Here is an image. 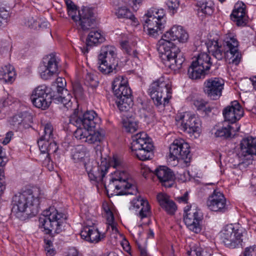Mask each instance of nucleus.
<instances>
[{
  "instance_id": "obj_1",
  "label": "nucleus",
  "mask_w": 256,
  "mask_h": 256,
  "mask_svg": "<svg viewBox=\"0 0 256 256\" xmlns=\"http://www.w3.org/2000/svg\"><path fill=\"white\" fill-rule=\"evenodd\" d=\"M188 34L180 26L175 25L167 31L158 44V50L161 54L165 65L176 71L182 68L184 58L180 49L171 41L178 40L184 43L187 42Z\"/></svg>"
},
{
  "instance_id": "obj_2",
  "label": "nucleus",
  "mask_w": 256,
  "mask_h": 256,
  "mask_svg": "<svg viewBox=\"0 0 256 256\" xmlns=\"http://www.w3.org/2000/svg\"><path fill=\"white\" fill-rule=\"evenodd\" d=\"M42 197L41 190L37 188L16 194L12 198V212L20 218L24 215H36L38 212L40 199Z\"/></svg>"
},
{
  "instance_id": "obj_3",
  "label": "nucleus",
  "mask_w": 256,
  "mask_h": 256,
  "mask_svg": "<svg viewBox=\"0 0 256 256\" xmlns=\"http://www.w3.org/2000/svg\"><path fill=\"white\" fill-rule=\"evenodd\" d=\"M110 166L116 170L114 172L110 181L108 185L110 188H114L120 190L118 194H136L138 190L133 184V180L130 174L123 167L121 162L116 158H114L110 162Z\"/></svg>"
},
{
  "instance_id": "obj_4",
  "label": "nucleus",
  "mask_w": 256,
  "mask_h": 256,
  "mask_svg": "<svg viewBox=\"0 0 256 256\" xmlns=\"http://www.w3.org/2000/svg\"><path fill=\"white\" fill-rule=\"evenodd\" d=\"M64 215L58 212L54 207H50L43 212V214L39 218L40 228L46 234H49L52 231L58 234L62 230Z\"/></svg>"
},
{
  "instance_id": "obj_5",
  "label": "nucleus",
  "mask_w": 256,
  "mask_h": 256,
  "mask_svg": "<svg viewBox=\"0 0 256 256\" xmlns=\"http://www.w3.org/2000/svg\"><path fill=\"white\" fill-rule=\"evenodd\" d=\"M149 92L156 105L164 106L172 97V82L168 78L161 77L151 84Z\"/></svg>"
},
{
  "instance_id": "obj_6",
  "label": "nucleus",
  "mask_w": 256,
  "mask_h": 256,
  "mask_svg": "<svg viewBox=\"0 0 256 256\" xmlns=\"http://www.w3.org/2000/svg\"><path fill=\"white\" fill-rule=\"evenodd\" d=\"M116 48L112 46H103L98 56V70L104 74H116L118 60Z\"/></svg>"
},
{
  "instance_id": "obj_7",
  "label": "nucleus",
  "mask_w": 256,
  "mask_h": 256,
  "mask_svg": "<svg viewBox=\"0 0 256 256\" xmlns=\"http://www.w3.org/2000/svg\"><path fill=\"white\" fill-rule=\"evenodd\" d=\"M240 146L238 167L240 169H244L252 164L253 156H256V138L248 136L244 138Z\"/></svg>"
},
{
  "instance_id": "obj_8",
  "label": "nucleus",
  "mask_w": 256,
  "mask_h": 256,
  "mask_svg": "<svg viewBox=\"0 0 256 256\" xmlns=\"http://www.w3.org/2000/svg\"><path fill=\"white\" fill-rule=\"evenodd\" d=\"M109 167L106 160L102 158L100 164H99V162H96L94 160H92L85 164L84 168L90 180L98 183H102L104 185L106 190H108L104 178Z\"/></svg>"
},
{
  "instance_id": "obj_9",
  "label": "nucleus",
  "mask_w": 256,
  "mask_h": 256,
  "mask_svg": "<svg viewBox=\"0 0 256 256\" xmlns=\"http://www.w3.org/2000/svg\"><path fill=\"white\" fill-rule=\"evenodd\" d=\"M53 126L50 123L43 126L42 130L40 133V138L38 141L40 152H56L57 151L58 146L53 140Z\"/></svg>"
},
{
  "instance_id": "obj_10",
  "label": "nucleus",
  "mask_w": 256,
  "mask_h": 256,
  "mask_svg": "<svg viewBox=\"0 0 256 256\" xmlns=\"http://www.w3.org/2000/svg\"><path fill=\"white\" fill-rule=\"evenodd\" d=\"M220 234L221 240L228 248H236L242 242V230L235 228L232 224L224 226Z\"/></svg>"
},
{
  "instance_id": "obj_11",
  "label": "nucleus",
  "mask_w": 256,
  "mask_h": 256,
  "mask_svg": "<svg viewBox=\"0 0 256 256\" xmlns=\"http://www.w3.org/2000/svg\"><path fill=\"white\" fill-rule=\"evenodd\" d=\"M176 124L182 127L184 131L191 134H200L201 131V122L200 119L189 113L179 114L176 116Z\"/></svg>"
},
{
  "instance_id": "obj_12",
  "label": "nucleus",
  "mask_w": 256,
  "mask_h": 256,
  "mask_svg": "<svg viewBox=\"0 0 256 256\" xmlns=\"http://www.w3.org/2000/svg\"><path fill=\"white\" fill-rule=\"evenodd\" d=\"M184 220L186 226L195 233L200 232L201 230L200 223L203 218L200 210L187 206L184 208Z\"/></svg>"
},
{
  "instance_id": "obj_13",
  "label": "nucleus",
  "mask_w": 256,
  "mask_h": 256,
  "mask_svg": "<svg viewBox=\"0 0 256 256\" xmlns=\"http://www.w3.org/2000/svg\"><path fill=\"white\" fill-rule=\"evenodd\" d=\"M100 118L93 110L87 111L82 116L74 114L70 118V122L77 127L83 126L84 128L90 130L94 128L100 123Z\"/></svg>"
},
{
  "instance_id": "obj_14",
  "label": "nucleus",
  "mask_w": 256,
  "mask_h": 256,
  "mask_svg": "<svg viewBox=\"0 0 256 256\" xmlns=\"http://www.w3.org/2000/svg\"><path fill=\"white\" fill-rule=\"evenodd\" d=\"M53 96L50 94L49 88L45 85L36 88L32 92L30 99L36 108L45 110L50 106Z\"/></svg>"
},
{
  "instance_id": "obj_15",
  "label": "nucleus",
  "mask_w": 256,
  "mask_h": 256,
  "mask_svg": "<svg viewBox=\"0 0 256 256\" xmlns=\"http://www.w3.org/2000/svg\"><path fill=\"white\" fill-rule=\"evenodd\" d=\"M190 156V146L184 140H175L170 144L169 158L171 160L182 159L187 162Z\"/></svg>"
},
{
  "instance_id": "obj_16",
  "label": "nucleus",
  "mask_w": 256,
  "mask_h": 256,
  "mask_svg": "<svg viewBox=\"0 0 256 256\" xmlns=\"http://www.w3.org/2000/svg\"><path fill=\"white\" fill-rule=\"evenodd\" d=\"M58 60L56 56L51 54L44 58L43 64L39 68L40 78L47 80L58 74Z\"/></svg>"
},
{
  "instance_id": "obj_17",
  "label": "nucleus",
  "mask_w": 256,
  "mask_h": 256,
  "mask_svg": "<svg viewBox=\"0 0 256 256\" xmlns=\"http://www.w3.org/2000/svg\"><path fill=\"white\" fill-rule=\"evenodd\" d=\"M224 84V80L221 78H208L204 84V91L211 100H218L222 96Z\"/></svg>"
},
{
  "instance_id": "obj_18",
  "label": "nucleus",
  "mask_w": 256,
  "mask_h": 256,
  "mask_svg": "<svg viewBox=\"0 0 256 256\" xmlns=\"http://www.w3.org/2000/svg\"><path fill=\"white\" fill-rule=\"evenodd\" d=\"M208 208L212 212L224 213L228 210L226 200L222 192L214 190L206 201Z\"/></svg>"
},
{
  "instance_id": "obj_19",
  "label": "nucleus",
  "mask_w": 256,
  "mask_h": 256,
  "mask_svg": "<svg viewBox=\"0 0 256 256\" xmlns=\"http://www.w3.org/2000/svg\"><path fill=\"white\" fill-rule=\"evenodd\" d=\"M113 91L117 97L116 102L120 110H128L133 105L132 92L128 86L115 88Z\"/></svg>"
},
{
  "instance_id": "obj_20",
  "label": "nucleus",
  "mask_w": 256,
  "mask_h": 256,
  "mask_svg": "<svg viewBox=\"0 0 256 256\" xmlns=\"http://www.w3.org/2000/svg\"><path fill=\"white\" fill-rule=\"evenodd\" d=\"M222 114L225 120L234 125L244 116V112L238 102L234 100L224 109Z\"/></svg>"
},
{
  "instance_id": "obj_21",
  "label": "nucleus",
  "mask_w": 256,
  "mask_h": 256,
  "mask_svg": "<svg viewBox=\"0 0 256 256\" xmlns=\"http://www.w3.org/2000/svg\"><path fill=\"white\" fill-rule=\"evenodd\" d=\"M226 56L230 63L238 65L240 62L242 55L238 50V42L234 36L227 37L226 40Z\"/></svg>"
},
{
  "instance_id": "obj_22",
  "label": "nucleus",
  "mask_w": 256,
  "mask_h": 256,
  "mask_svg": "<svg viewBox=\"0 0 256 256\" xmlns=\"http://www.w3.org/2000/svg\"><path fill=\"white\" fill-rule=\"evenodd\" d=\"M153 174L162 186L170 188L174 184L175 176L173 172L167 166H160L154 170Z\"/></svg>"
},
{
  "instance_id": "obj_23",
  "label": "nucleus",
  "mask_w": 256,
  "mask_h": 256,
  "mask_svg": "<svg viewBox=\"0 0 256 256\" xmlns=\"http://www.w3.org/2000/svg\"><path fill=\"white\" fill-rule=\"evenodd\" d=\"M81 236L86 240L91 243H97L103 238L100 236L97 228L92 223V225L87 222L80 232Z\"/></svg>"
},
{
  "instance_id": "obj_24",
  "label": "nucleus",
  "mask_w": 256,
  "mask_h": 256,
  "mask_svg": "<svg viewBox=\"0 0 256 256\" xmlns=\"http://www.w3.org/2000/svg\"><path fill=\"white\" fill-rule=\"evenodd\" d=\"M131 204L130 209L138 212V215L141 218L148 217L150 215V210L149 204L146 200L141 196L134 198Z\"/></svg>"
},
{
  "instance_id": "obj_25",
  "label": "nucleus",
  "mask_w": 256,
  "mask_h": 256,
  "mask_svg": "<svg viewBox=\"0 0 256 256\" xmlns=\"http://www.w3.org/2000/svg\"><path fill=\"white\" fill-rule=\"evenodd\" d=\"M93 15L94 12L91 8L84 7L80 10V20L78 22L82 30H88L92 28L94 22Z\"/></svg>"
},
{
  "instance_id": "obj_26",
  "label": "nucleus",
  "mask_w": 256,
  "mask_h": 256,
  "mask_svg": "<svg viewBox=\"0 0 256 256\" xmlns=\"http://www.w3.org/2000/svg\"><path fill=\"white\" fill-rule=\"evenodd\" d=\"M232 20L238 26H244L247 20L246 6L242 2H238L234 6V8L231 14Z\"/></svg>"
},
{
  "instance_id": "obj_27",
  "label": "nucleus",
  "mask_w": 256,
  "mask_h": 256,
  "mask_svg": "<svg viewBox=\"0 0 256 256\" xmlns=\"http://www.w3.org/2000/svg\"><path fill=\"white\" fill-rule=\"evenodd\" d=\"M156 198L160 205L168 214H174L176 210V206L166 194H158Z\"/></svg>"
},
{
  "instance_id": "obj_28",
  "label": "nucleus",
  "mask_w": 256,
  "mask_h": 256,
  "mask_svg": "<svg viewBox=\"0 0 256 256\" xmlns=\"http://www.w3.org/2000/svg\"><path fill=\"white\" fill-rule=\"evenodd\" d=\"M16 76L14 68L10 64L5 65L0 68V80L4 82L12 84L15 80Z\"/></svg>"
},
{
  "instance_id": "obj_29",
  "label": "nucleus",
  "mask_w": 256,
  "mask_h": 256,
  "mask_svg": "<svg viewBox=\"0 0 256 256\" xmlns=\"http://www.w3.org/2000/svg\"><path fill=\"white\" fill-rule=\"evenodd\" d=\"M152 144L148 134L145 132H140L132 136L131 149L138 150L140 148H142L148 144Z\"/></svg>"
},
{
  "instance_id": "obj_30",
  "label": "nucleus",
  "mask_w": 256,
  "mask_h": 256,
  "mask_svg": "<svg viewBox=\"0 0 256 256\" xmlns=\"http://www.w3.org/2000/svg\"><path fill=\"white\" fill-rule=\"evenodd\" d=\"M72 158L75 162H82L84 166L88 162L92 160L90 158L89 152L84 146H80L75 149L72 154Z\"/></svg>"
},
{
  "instance_id": "obj_31",
  "label": "nucleus",
  "mask_w": 256,
  "mask_h": 256,
  "mask_svg": "<svg viewBox=\"0 0 256 256\" xmlns=\"http://www.w3.org/2000/svg\"><path fill=\"white\" fill-rule=\"evenodd\" d=\"M208 50L210 53L218 60H221L224 57V50L221 44L218 40H210L206 43Z\"/></svg>"
},
{
  "instance_id": "obj_32",
  "label": "nucleus",
  "mask_w": 256,
  "mask_h": 256,
  "mask_svg": "<svg viewBox=\"0 0 256 256\" xmlns=\"http://www.w3.org/2000/svg\"><path fill=\"white\" fill-rule=\"evenodd\" d=\"M146 17H149V21H150V26L151 27L152 23H151L152 19H156L159 22L160 26L164 25L166 22L165 12L162 8L158 9L157 8H152L148 10L146 14Z\"/></svg>"
},
{
  "instance_id": "obj_33",
  "label": "nucleus",
  "mask_w": 256,
  "mask_h": 256,
  "mask_svg": "<svg viewBox=\"0 0 256 256\" xmlns=\"http://www.w3.org/2000/svg\"><path fill=\"white\" fill-rule=\"evenodd\" d=\"M156 19H152V20L151 27L150 26V21H149V17H146L145 24H144V28L145 30L148 32V34L153 37H156L161 34V30L164 28V25L160 26L159 22H156Z\"/></svg>"
},
{
  "instance_id": "obj_34",
  "label": "nucleus",
  "mask_w": 256,
  "mask_h": 256,
  "mask_svg": "<svg viewBox=\"0 0 256 256\" xmlns=\"http://www.w3.org/2000/svg\"><path fill=\"white\" fill-rule=\"evenodd\" d=\"M153 144H148L145 147L140 148L138 150H132L133 154L136 156L140 160H146L151 159L153 152Z\"/></svg>"
},
{
  "instance_id": "obj_35",
  "label": "nucleus",
  "mask_w": 256,
  "mask_h": 256,
  "mask_svg": "<svg viewBox=\"0 0 256 256\" xmlns=\"http://www.w3.org/2000/svg\"><path fill=\"white\" fill-rule=\"evenodd\" d=\"M240 126L237 124H228L226 126L218 129L215 132L216 137L228 138L235 135L236 132L240 130Z\"/></svg>"
},
{
  "instance_id": "obj_36",
  "label": "nucleus",
  "mask_w": 256,
  "mask_h": 256,
  "mask_svg": "<svg viewBox=\"0 0 256 256\" xmlns=\"http://www.w3.org/2000/svg\"><path fill=\"white\" fill-rule=\"evenodd\" d=\"M208 74V72L200 68L199 66L194 64L193 62L189 67L188 70V77L192 80H197L204 78Z\"/></svg>"
},
{
  "instance_id": "obj_37",
  "label": "nucleus",
  "mask_w": 256,
  "mask_h": 256,
  "mask_svg": "<svg viewBox=\"0 0 256 256\" xmlns=\"http://www.w3.org/2000/svg\"><path fill=\"white\" fill-rule=\"evenodd\" d=\"M194 64L199 66L200 68L204 69L208 72L212 65V62L210 60V58L209 55L206 52L200 54L195 60L192 62Z\"/></svg>"
},
{
  "instance_id": "obj_38",
  "label": "nucleus",
  "mask_w": 256,
  "mask_h": 256,
  "mask_svg": "<svg viewBox=\"0 0 256 256\" xmlns=\"http://www.w3.org/2000/svg\"><path fill=\"white\" fill-rule=\"evenodd\" d=\"M53 99L62 104L68 109L72 106V96L68 90H64V92L58 94V96L54 94Z\"/></svg>"
},
{
  "instance_id": "obj_39",
  "label": "nucleus",
  "mask_w": 256,
  "mask_h": 256,
  "mask_svg": "<svg viewBox=\"0 0 256 256\" xmlns=\"http://www.w3.org/2000/svg\"><path fill=\"white\" fill-rule=\"evenodd\" d=\"M104 38L98 30H92L89 33L86 40V44L88 46H92L98 43L104 42Z\"/></svg>"
},
{
  "instance_id": "obj_40",
  "label": "nucleus",
  "mask_w": 256,
  "mask_h": 256,
  "mask_svg": "<svg viewBox=\"0 0 256 256\" xmlns=\"http://www.w3.org/2000/svg\"><path fill=\"white\" fill-rule=\"evenodd\" d=\"M122 124L123 128L126 132L132 133L138 130V122L132 117L123 118Z\"/></svg>"
},
{
  "instance_id": "obj_41",
  "label": "nucleus",
  "mask_w": 256,
  "mask_h": 256,
  "mask_svg": "<svg viewBox=\"0 0 256 256\" xmlns=\"http://www.w3.org/2000/svg\"><path fill=\"white\" fill-rule=\"evenodd\" d=\"M120 45L124 51L130 56L134 58H138L134 42H132L129 40H122L120 42Z\"/></svg>"
},
{
  "instance_id": "obj_42",
  "label": "nucleus",
  "mask_w": 256,
  "mask_h": 256,
  "mask_svg": "<svg viewBox=\"0 0 256 256\" xmlns=\"http://www.w3.org/2000/svg\"><path fill=\"white\" fill-rule=\"evenodd\" d=\"M104 136V134L98 130L94 132L88 130L86 142L90 144H98L103 140Z\"/></svg>"
},
{
  "instance_id": "obj_43",
  "label": "nucleus",
  "mask_w": 256,
  "mask_h": 256,
  "mask_svg": "<svg viewBox=\"0 0 256 256\" xmlns=\"http://www.w3.org/2000/svg\"><path fill=\"white\" fill-rule=\"evenodd\" d=\"M115 14L118 18H128L135 22L136 18L134 16L126 7L118 8L116 10Z\"/></svg>"
},
{
  "instance_id": "obj_44",
  "label": "nucleus",
  "mask_w": 256,
  "mask_h": 256,
  "mask_svg": "<svg viewBox=\"0 0 256 256\" xmlns=\"http://www.w3.org/2000/svg\"><path fill=\"white\" fill-rule=\"evenodd\" d=\"M106 218L107 220L108 224V228H111L112 232L114 233H117L118 230L116 227V224L114 222V216L112 212L110 210L109 208L106 210Z\"/></svg>"
},
{
  "instance_id": "obj_45",
  "label": "nucleus",
  "mask_w": 256,
  "mask_h": 256,
  "mask_svg": "<svg viewBox=\"0 0 256 256\" xmlns=\"http://www.w3.org/2000/svg\"><path fill=\"white\" fill-rule=\"evenodd\" d=\"M128 86V78L123 76H118L115 78L112 82V89Z\"/></svg>"
},
{
  "instance_id": "obj_46",
  "label": "nucleus",
  "mask_w": 256,
  "mask_h": 256,
  "mask_svg": "<svg viewBox=\"0 0 256 256\" xmlns=\"http://www.w3.org/2000/svg\"><path fill=\"white\" fill-rule=\"evenodd\" d=\"M40 152V158L42 159L43 158H44V160L42 162L44 166L46 167L49 170L52 171L54 169V167L52 162L50 160L49 156L54 152Z\"/></svg>"
},
{
  "instance_id": "obj_47",
  "label": "nucleus",
  "mask_w": 256,
  "mask_h": 256,
  "mask_svg": "<svg viewBox=\"0 0 256 256\" xmlns=\"http://www.w3.org/2000/svg\"><path fill=\"white\" fill-rule=\"evenodd\" d=\"M88 130L87 128H84V129H82L80 127H78L76 130L74 132V136L76 139L81 140L82 142H86Z\"/></svg>"
},
{
  "instance_id": "obj_48",
  "label": "nucleus",
  "mask_w": 256,
  "mask_h": 256,
  "mask_svg": "<svg viewBox=\"0 0 256 256\" xmlns=\"http://www.w3.org/2000/svg\"><path fill=\"white\" fill-rule=\"evenodd\" d=\"M84 80L86 84L92 87H96L98 85L96 77L91 72H87Z\"/></svg>"
},
{
  "instance_id": "obj_49",
  "label": "nucleus",
  "mask_w": 256,
  "mask_h": 256,
  "mask_svg": "<svg viewBox=\"0 0 256 256\" xmlns=\"http://www.w3.org/2000/svg\"><path fill=\"white\" fill-rule=\"evenodd\" d=\"M198 12H201L205 14L210 15L213 12V6L211 3L202 4L198 8Z\"/></svg>"
},
{
  "instance_id": "obj_50",
  "label": "nucleus",
  "mask_w": 256,
  "mask_h": 256,
  "mask_svg": "<svg viewBox=\"0 0 256 256\" xmlns=\"http://www.w3.org/2000/svg\"><path fill=\"white\" fill-rule=\"evenodd\" d=\"M56 90L58 94L64 92V90H67L65 88L66 86V80L64 78L59 77L56 80Z\"/></svg>"
},
{
  "instance_id": "obj_51",
  "label": "nucleus",
  "mask_w": 256,
  "mask_h": 256,
  "mask_svg": "<svg viewBox=\"0 0 256 256\" xmlns=\"http://www.w3.org/2000/svg\"><path fill=\"white\" fill-rule=\"evenodd\" d=\"M202 248L200 247L194 246L187 252L188 256H201Z\"/></svg>"
},
{
  "instance_id": "obj_52",
  "label": "nucleus",
  "mask_w": 256,
  "mask_h": 256,
  "mask_svg": "<svg viewBox=\"0 0 256 256\" xmlns=\"http://www.w3.org/2000/svg\"><path fill=\"white\" fill-rule=\"evenodd\" d=\"M193 104L198 110H202L206 107L207 102L202 98H198L193 100Z\"/></svg>"
},
{
  "instance_id": "obj_53",
  "label": "nucleus",
  "mask_w": 256,
  "mask_h": 256,
  "mask_svg": "<svg viewBox=\"0 0 256 256\" xmlns=\"http://www.w3.org/2000/svg\"><path fill=\"white\" fill-rule=\"evenodd\" d=\"M9 17V13L6 10H0V28L8 22Z\"/></svg>"
},
{
  "instance_id": "obj_54",
  "label": "nucleus",
  "mask_w": 256,
  "mask_h": 256,
  "mask_svg": "<svg viewBox=\"0 0 256 256\" xmlns=\"http://www.w3.org/2000/svg\"><path fill=\"white\" fill-rule=\"evenodd\" d=\"M166 4L169 9L173 11V13L175 12L180 6L179 1L178 0H168Z\"/></svg>"
},
{
  "instance_id": "obj_55",
  "label": "nucleus",
  "mask_w": 256,
  "mask_h": 256,
  "mask_svg": "<svg viewBox=\"0 0 256 256\" xmlns=\"http://www.w3.org/2000/svg\"><path fill=\"white\" fill-rule=\"evenodd\" d=\"M244 256H256V246L246 248L244 250Z\"/></svg>"
},
{
  "instance_id": "obj_56",
  "label": "nucleus",
  "mask_w": 256,
  "mask_h": 256,
  "mask_svg": "<svg viewBox=\"0 0 256 256\" xmlns=\"http://www.w3.org/2000/svg\"><path fill=\"white\" fill-rule=\"evenodd\" d=\"M37 22L32 17L28 18L25 22V25L30 28H36L38 24Z\"/></svg>"
},
{
  "instance_id": "obj_57",
  "label": "nucleus",
  "mask_w": 256,
  "mask_h": 256,
  "mask_svg": "<svg viewBox=\"0 0 256 256\" xmlns=\"http://www.w3.org/2000/svg\"><path fill=\"white\" fill-rule=\"evenodd\" d=\"M80 10L78 11V16L76 15L77 14V9L75 10L70 11L68 12V14L76 22H78L80 20Z\"/></svg>"
},
{
  "instance_id": "obj_58",
  "label": "nucleus",
  "mask_w": 256,
  "mask_h": 256,
  "mask_svg": "<svg viewBox=\"0 0 256 256\" xmlns=\"http://www.w3.org/2000/svg\"><path fill=\"white\" fill-rule=\"evenodd\" d=\"M66 3L67 6L68 12L70 11L75 10L77 9L76 6L70 0H66Z\"/></svg>"
},
{
  "instance_id": "obj_59",
  "label": "nucleus",
  "mask_w": 256,
  "mask_h": 256,
  "mask_svg": "<svg viewBox=\"0 0 256 256\" xmlns=\"http://www.w3.org/2000/svg\"><path fill=\"white\" fill-rule=\"evenodd\" d=\"M179 180L182 182H185L190 179L189 172L188 171H184L182 174H180L178 178Z\"/></svg>"
},
{
  "instance_id": "obj_60",
  "label": "nucleus",
  "mask_w": 256,
  "mask_h": 256,
  "mask_svg": "<svg viewBox=\"0 0 256 256\" xmlns=\"http://www.w3.org/2000/svg\"><path fill=\"white\" fill-rule=\"evenodd\" d=\"M188 192H186L182 196L177 198V200L179 202L184 204L188 203Z\"/></svg>"
},
{
  "instance_id": "obj_61",
  "label": "nucleus",
  "mask_w": 256,
  "mask_h": 256,
  "mask_svg": "<svg viewBox=\"0 0 256 256\" xmlns=\"http://www.w3.org/2000/svg\"><path fill=\"white\" fill-rule=\"evenodd\" d=\"M24 120V119L22 118L20 114L14 116L12 118L13 122L18 124H20Z\"/></svg>"
},
{
  "instance_id": "obj_62",
  "label": "nucleus",
  "mask_w": 256,
  "mask_h": 256,
  "mask_svg": "<svg viewBox=\"0 0 256 256\" xmlns=\"http://www.w3.org/2000/svg\"><path fill=\"white\" fill-rule=\"evenodd\" d=\"M250 188L252 192L256 195V176L252 178Z\"/></svg>"
},
{
  "instance_id": "obj_63",
  "label": "nucleus",
  "mask_w": 256,
  "mask_h": 256,
  "mask_svg": "<svg viewBox=\"0 0 256 256\" xmlns=\"http://www.w3.org/2000/svg\"><path fill=\"white\" fill-rule=\"evenodd\" d=\"M12 132H8L6 134V136L4 138V140L2 141V144H8L12 136Z\"/></svg>"
},
{
  "instance_id": "obj_64",
  "label": "nucleus",
  "mask_w": 256,
  "mask_h": 256,
  "mask_svg": "<svg viewBox=\"0 0 256 256\" xmlns=\"http://www.w3.org/2000/svg\"><path fill=\"white\" fill-rule=\"evenodd\" d=\"M122 245L123 246L124 249L126 251L128 252L130 250V247L129 243L126 240H124L122 242Z\"/></svg>"
}]
</instances>
